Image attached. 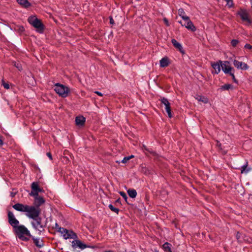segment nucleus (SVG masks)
<instances>
[{
	"label": "nucleus",
	"mask_w": 252,
	"mask_h": 252,
	"mask_svg": "<svg viewBox=\"0 0 252 252\" xmlns=\"http://www.w3.org/2000/svg\"><path fill=\"white\" fill-rule=\"evenodd\" d=\"M7 217L8 222L13 227V232L16 236L22 241L25 242L29 241L32 235L28 229L24 225H19V220L15 218L12 212L8 211Z\"/></svg>",
	"instance_id": "obj_1"
},
{
	"label": "nucleus",
	"mask_w": 252,
	"mask_h": 252,
	"mask_svg": "<svg viewBox=\"0 0 252 252\" xmlns=\"http://www.w3.org/2000/svg\"><path fill=\"white\" fill-rule=\"evenodd\" d=\"M28 22L39 33H43L44 30V25L41 21L35 16H30L28 19Z\"/></svg>",
	"instance_id": "obj_2"
},
{
	"label": "nucleus",
	"mask_w": 252,
	"mask_h": 252,
	"mask_svg": "<svg viewBox=\"0 0 252 252\" xmlns=\"http://www.w3.org/2000/svg\"><path fill=\"white\" fill-rule=\"evenodd\" d=\"M54 91L60 96L63 98L67 97L70 93V89L68 87L59 83L55 84Z\"/></svg>",
	"instance_id": "obj_3"
},
{
	"label": "nucleus",
	"mask_w": 252,
	"mask_h": 252,
	"mask_svg": "<svg viewBox=\"0 0 252 252\" xmlns=\"http://www.w3.org/2000/svg\"><path fill=\"white\" fill-rule=\"evenodd\" d=\"M40 209L34 206H28L26 211V215L30 219H34L37 218L40 214Z\"/></svg>",
	"instance_id": "obj_4"
},
{
	"label": "nucleus",
	"mask_w": 252,
	"mask_h": 252,
	"mask_svg": "<svg viewBox=\"0 0 252 252\" xmlns=\"http://www.w3.org/2000/svg\"><path fill=\"white\" fill-rule=\"evenodd\" d=\"M58 232H60L65 240L78 239L77 234L72 230H68L65 228H59Z\"/></svg>",
	"instance_id": "obj_5"
},
{
	"label": "nucleus",
	"mask_w": 252,
	"mask_h": 252,
	"mask_svg": "<svg viewBox=\"0 0 252 252\" xmlns=\"http://www.w3.org/2000/svg\"><path fill=\"white\" fill-rule=\"evenodd\" d=\"M33 221L31 222L33 228L37 230L40 234L41 232L44 231L45 227L46 226V224H43L42 222V219L38 216L37 218L33 219Z\"/></svg>",
	"instance_id": "obj_6"
},
{
	"label": "nucleus",
	"mask_w": 252,
	"mask_h": 252,
	"mask_svg": "<svg viewBox=\"0 0 252 252\" xmlns=\"http://www.w3.org/2000/svg\"><path fill=\"white\" fill-rule=\"evenodd\" d=\"M243 22H246V25H250L252 23L249 16V13L246 9L241 8L237 13Z\"/></svg>",
	"instance_id": "obj_7"
},
{
	"label": "nucleus",
	"mask_w": 252,
	"mask_h": 252,
	"mask_svg": "<svg viewBox=\"0 0 252 252\" xmlns=\"http://www.w3.org/2000/svg\"><path fill=\"white\" fill-rule=\"evenodd\" d=\"M31 189L32 191L29 195L31 196H38L40 190L39 183L37 182H32L31 184Z\"/></svg>",
	"instance_id": "obj_8"
},
{
	"label": "nucleus",
	"mask_w": 252,
	"mask_h": 252,
	"mask_svg": "<svg viewBox=\"0 0 252 252\" xmlns=\"http://www.w3.org/2000/svg\"><path fill=\"white\" fill-rule=\"evenodd\" d=\"M74 240L72 241L71 242L72 247L74 249H76L77 248L81 250H84L87 248H89L90 247L87 245L83 243L80 240L76 239H74Z\"/></svg>",
	"instance_id": "obj_9"
},
{
	"label": "nucleus",
	"mask_w": 252,
	"mask_h": 252,
	"mask_svg": "<svg viewBox=\"0 0 252 252\" xmlns=\"http://www.w3.org/2000/svg\"><path fill=\"white\" fill-rule=\"evenodd\" d=\"M160 101L161 103L164 105L165 110L168 114V117L169 118H172V115L171 113L170 103L168 100L166 98L163 97L161 98Z\"/></svg>",
	"instance_id": "obj_10"
},
{
	"label": "nucleus",
	"mask_w": 252,
	"mask_h": 252,
	"mask_svg": "<svg viewBox=\"0 0 252 252\" xmlns=\"http://www.w3.org/2000/svg\"><path fill=\"white\" fill-rule=\"evenodd\" d=\"M233 63L234 66L238 69L246 70L249 68V66L247 63L237 60H234Z\"/></svg>",
	"instance_id": "obj_11"
},
{
	"label": "nucleus",
	"mask_w": 252,
	"mask_h": 252,
	"mask_svg": "<svg viewBox=\"0 0 252 252\" xmlns=\"http://www.w3.org/2000/svg\"><path fill=\"white\" fill-rule=\"evenodd\" d=\"M221 67L222 70L226 74H228L232 71H233L234 69L230 65V63L228 61H225L224 63L221 64Z\"/></svg>",
	"instance_id": "obj_12"
},
{
	"label": "nucleus",
	"mask_w": 252,
	"mask_h": 252,
	"mask_svg": "<svg viewBox=\"0 0 252 252\" xmlns=\"http://www.w3.org/2000/svg\"><path fill=\"white\" fill-rule=\"evenodd\" d=\"M34 198V206L39 208L40 206L45 202V200L43 197L39 196V195L36 196H33Z\"/></svg>",
	"instance_id": "obj_13"
},
{
	"label": "nucleus",
	"mask_w": 252,
	"mask_h": 252,
	"mask_svg": "<svg viewBox=\"0 0 252 252\" xmlns=\"http://www.w3.org/2000/svg\"><path fill=\"white\" fill-rule=\"evenodd\" d=\"M184 21L185 23L184 24V25H185V27L187 29L191 31L192 32H194L196 30V27L194 26L192 22L190 21L189 17L188 20H184Z\"/></svg>",
	"instance_id": "obj_14"
},
{
	"label": "nucleus",
	"mask_w": 252,
	"mask_h": 252,
	"mask_svg": "<svg viewBox=\"0 0 252 252\" xmlns=\"http://www.w3.org/2000/svg\"><path fill=\"white\" fill-rule=\"evenodd\" d=\"M28 205H24L21 203H16L12 206V207L17 211L25 212L28 207Z\"/></svg>",
	"instance_id": "obj_15"
},
{
	"label": "nucleus",
	"mask_w": 252,
	"mask_h": 252,
	"mask_svg": "<svg viewBox=\"0 0 252 252\" xmlns=\"http://www.w3.org/2000/svg\"><path fill=\"white\" fill-rule=\"evenodd\" d=\"M222 61H219V62L217 63H211V66L213 68V69L215 70L214 73L215 74H219L220 71V66L221 64H222Z\"/></svg>",
	"instance_id": "obj_16"
},
{
	"label": "nucleus",
	"mask_w": 252,
	"mask_h": 252,
	"mask_svg": "<svg viewBox=\"0 0 252 252\" xmlns=\"http://www.w3.org/2000/svg\"><path fill=\"white\" fill-rule=\"evenodd\" d=\"M31 238L32 239L34 244L37 247L40 248L44 246V242L42 239H40L39 238H35L33 236H32V237H31Z\"/></svg>",
	"instance_id": "obj_17"
},
{
	"label": "nucleus",
	"mask_w": 252,
	"mask_h": 252,
	"mask_svg": "<svg viewBox=\"0 0 252 252\" xmlns=\"http://www.w3.org/2000/svg\"><path fill=\"white\" fill-rule=\"evenodd\" d=\"M171 42L173 46L178 49L181 53H184V50L182 45L178 42L175 39L173 38L171 40Z\"/></svg>",
	"instance_id": "obj_18"
},
{
	"label": "nucleus",
	"mask_w": 252,
	"mask_h": 252,
	"mask_svg": "<svg viewBox=\"0 0 252 252\" xmlns=\"http://www.w3.org/2000/svg\"><path fill=\"white\" fill-rule=\"evenodd\" d=\"M86 119L83 116H77L75 118V124L78 126H83L85 123Z\"/></svg>",
	"instance_id": "obj_19"
},
{
	"label": "nucleus",
	"mask_w": 252,
	"mask_h": 252,
	"mask_svg": "<svg viewBox=\"0 0 252 252\" xmlns=\"http://www.w3.org/2000/svg\"><path fill=\"white\" fill-rule=\"evenodd\" d=\"M17 2L24 8H28L31 6V3L28 0H17Z\"/></svg>",
	"instance_id": "obj_20"
},
{
	"label": "nucleus",
	"mask_w": 252,
	"mask_h": 252,
	"mask_svg": "<svg viewBox=\"0 0 252 252\" xmlns=\"http://www.w3.org/2000/svg\"><path fill=\"white\" fill-rule=\"evenodd\" d=\"M169 64V59L167 57L162 58L160 61V66L162 67H165Z\"/></svg>",
	"instance_id": "obj_21"
},
{
	"label": "nucleus",
	"mask_w": 252,
	"mask_h": 252,
	"mask_svg": "<svg viewBox=\"0 0 252 252\" xmlns=\"http://www.w3.org/2000/svg\"><path fill=\"white\" fill-rule=\"evenodd\" d=\"M196 99H197L198 101H201L206 104L209 102V100L206 96H202L199 94H196L195 96Z\"/></svg>",
	"instance_id": "obj_22"
},
{
	"label": "nucleus",
	"mask_w": 252,
	"mask_h": 252,
	"mask_svg": "<svg viewBox=\"0 0 252 252\" xmlns=\"http://www.w3.org/2000/svg\"><path fill=\"white\" fill-rule=\"evenodd\" d=\"M248 161H246V163L243 166H242L241 167V173H247L251 170V168H248Z\"/></svg>",
	"instance_id": "obj_23"
},
{
	"label": "nucleus",
	"mask_w": 252,
	"mask_h": 252,
	"mask_svg": "<svg viewBox=\"0 0 252 252\" xmlns=\"http://www.w3.org/2000/svg\"><path fill=\"white\" fill-rule=\"evenodd\" d=\"M178 14L184 20L189 19V16L186 15L185 12L183 8H180L178 10Z\"/></svg>",
	"instance_id": "obj_24"
},
{
	"label": "nucleus",
	"mask_w": 252,
	"mask_h": 252,
	"mask_svg": "<svg viewBox=\"0 0 252 252\" xmlns=\"http://www.w3.org/2000/svg\"><path fill=\"white\" fill-rule=\"evenodd\" d=\"M233 89V86L232 85L229 84H224V85L221 86L220 87V90L221 91H223L229 90V89Z\"/></svg>",
	"instance_id": "obj_25"
},
{
	"label": "nucleus",
	"mask_w": 252,
	"mask_h": 252,
	"mask_svg": "<svg viewBox=\"0 0 252 252\" xmlns=\"http://www.w3.org/2000/svg\"><path fill=\"white\" fill-rule=\"evenodd\" d=\"M127 192L128 195L131 198H134L137 195V192L136 190L134 189H129L128 190H127Z\"/></svg>",
	"instance_id": "obj_26"
},
{
	"label": "nucleus",
	"mask_w": 252,
	"mask_h": 252,
	"mask_svg": "<svg viewBox=\"0 0 252 252\" xmlns=\"http://www.w3.org/2000/svg\"><path fill=\"white\" fill-rule=\"evenodd\" d=\"M109 208L113 212L116 213L117 214H119L120 210L119 208L115 207L112 204H110L108 206Z\"/></svg>",
	"instance_id": "obj_27"
},
{
	"label": "nucleus",
	"mask_w": 252,
	"mask_h": 252,
	"mask_svg": "<svg viewBox=\"0 0 252 252\" xmlns=\"http://www.w3.org/2000/svg\"><path fill=\"white\" fill-rule=\"evenodd\" d=\"M169 245H170V244L167 242L165 243L163 245V247L164 249L167 252H171V249L170 247H169Z\"/></svg>",
	"instance_id": "obj_28"
},
{
	"label": "nucleus",
	"mask_w": 252,
	"mask_h": 252,
	"mask_svg": "<svg viewBox=\"0 0 252 252\" xmlns=\"http://www.w3.org/2000/svg\"><path fill=\"white\" fill-rule=\"evenodd\" d=\"M234 72L235 69H234V70H233V71H231L230 73H229L228 74H229L230 76L232 77V80L234 83H235L236 84H238V81L235 78Z\"/></svg>",
	"instance_id": "obj_29"
},
{
	"label": "nucleus",
	"mask_w": 252,
	"mask_h": 252,
	"mask_svg": "<svg viewBox=\"0 0 252 252\" xmlns=\"http://www.w3.org/2000/svg\"><path fill=\"white\" fill-rule=\"evenodd\" d=\"M1 85L3 86V87L5 89H9V85L8 83H6L4 79H2L1 80Z\"/></svg>",
	"instance_id": "obj_30"
},
{
	"label": "nucleus",
	"mask_w": 252,
	"mask_h": 252,
	"mask_svg": "<svg viewBox=\"0 0 252 252\" xmlns=\"http://www.w3.org/2000/svg\"><path fill=\"white\" fill-rule=\"evenodd\" d=\"M16 30L20 33H22L24 31L25 29L22 26H18L17 27Z\"/></svg>",
	"instance_id": "obj_31"
},
{
	"label": "nucleus",
	"mask_w": 252,
	"mask_h": 252,
	"mask_svg": "<svg viewBox=\"0 0 252 252\" xmlns=\"http://www.w3.org/2000/svg\"><path fill=\"white\" fill-rule=\"evenodd\" d=\"M239 42V41L237 39H232L231 41V44L233 47H235L237 45Z\"/></svg>",
	"instance_id": "obj_32"
},
{
	"label": "nucleus",
	"mask_w": 252,
	"mask_h": 252,
	"mask_svg": "<svg viewBox=\"0 0 252 252\" xmlns=\"http://www.w3.org/2000/svg\"><path fill=\"white\" fill-rule=\"evenodd\" d=\"M119 193L123 197V198L125 199V200L126 202H127L128 197H127L126 193L124 191H120Z\"/></svg>",
	"instance_id": "obj_33"
},
{
	"label": "nucleus",
	"mask_w": 252,
	"mask_h": 252,
	"mask_svg": "<svg viewBox=\"0 0 252 252\" xmlns=\"http://www.w3.org/2000/svg\"><path fill=\"white\" fill-rule=\"evenodd\" d=\"M241 235H242V234L241 233H240L239 232H237L236 236V238L238 240V241H241Z\"/></svg>",
	"instance_id": "obj_34"
},
{
	"label": "nucleus",
	"mask_w": 252,
	"mask_h": 252,
	"mask_svg": "<svg viewBox=\"0 0 252 252\" xmlns=\"http://www.w3.org/2000/svg\"><path fill=\"white\" fill-rule=\"evenodd\" d=\"M128 160H129V159L127 157H126L122 160V162L123 163H126L127 162Z\"/></svg>",
	"instance_id": "obj_35"
},
{
	"label": "nucleus",
	"mask_w": 252,
	"mask_h": 252,
	"mask_svg": "<svg viewBox=\"0 0 252 252\" xmlns=\"http://www.w3.org/2000/svg\"><path fill=\"white\" fill-rule=\"evenodd\" d=\"M244 47L246 49H252V46L250 44H245Z\"/></svg>",
	"instance_id": "obj_36"
},
{
	"label": "nucleus",
	"mask_w": 252,
	"mask_h": 252,
	"mask_svg": "<svg viewBox=\"0 0 252 252\" xmlns=\"http://www.w3.org/2000/svg\"><path fill=\"white\" fill-rule=\"evenodd\" d=\"M163 21H164V23L166 24V25L167 26H169V23L168 21L167 18H164L163 19Z\"/></svg>",
	"instance_id": "obj_37"
},
{
	"label": "nucleus",
	"mask_w": 252,
	"mask_h": 252,
	"mask_svg": "<svg viewBox=\"0 0 252 252\" xmlns=\"http://www.w3.org/2000/svg\"><path fill=\"white\" fill-rule=\"evenodd\" d=\"M14 65L19 70H22V67L19 63H17V64H15Z\"/></svg>",
	"instance_id": "obj_38"
},
{
	"label": "nucleus",
	"mask_w": 252,
	"mask_h": 252,
	"mask_svg": "<svg viewBox=\"0 0 252 252\" xmlns=\"http://www.w3.org/2000/svg\"><path fill=\"white\" fill-rule=\"evenodd\" d=\"M59 228H62V227H60L57 223H56L55 224V229L57 230V231L58 232Z\"/></svg>",
	"instance_id": "obj_39"
},
{
	"label": "nucleus",
	"mask_w": 252,
	"mask_h": 252,
	"mask_svg": "<svg viewBox=\"0 0 252 252\" xmlns=\"http://www.w3.org/2000/svg\"><path fill=\"white\" fill-rule=\"evenodd\" d=\"M47 156L49 157V158H50V160L52 159V154L51 153H50V152L47 153Z\"/></svg>",
	"instance_id": "obj_40"
},
{
	"label": "nucleus",
	"mask_w": 252,
	"mask_h": 252,
	"mask_svg": "<svg viewBox=\"0 0 252 252\" xmlns=\"http://www.w3.org/2000/svg\"><path fill=\"white\" fill-rule=\"evenodd\" d=\"M3 144V137L1 136H0V145H2Z\"/></svg>",
	"instance_id": "obj_41"
},
{
	"label": "nucleus",
	"mask_w": 252,
	"mask_h": 252,
	"mask_svg": "<svg viewBox=\"0 0 252 252\" xmlns=\"http://www.w3.org/2000/svg\"><path fill=\"white\" fill-rule=\"evenodd\" d=\"M110 24L113 25L115 23L114 20L112 18V17H110Z\"/></svg>",
	"instance_id": "obj_42"
},
{
	"label": "nucleus",
	"mask_w": 252,
	"mask_h": 252,
	"mask_svg": "<svg viewBox=\"0 0 252 252\" xmlns=\"http://www.w3.org/2000/svg\"><path fill=\"white\" fill-rule=\"evenodd\" d=\"M94 93L99 96H103V94L100 92L95 91Z\"/></svg>",
	"instance_id": "obj_43"
},
{
	"label": "nucleus",
	"mask_w": 252,
	"mask_h": 252,
	"mask_svg": "<svg viewBox=\"0 0 252 252\" xmlns=\"http://www.w3.org/2000/svg\"><path fill=\"white\" fill-rule=\"evenodd\" d=\"M217 146L219 147L220 149H221V143L219 141H217Z\"/></svg>",
	"instance_id": "obj_44"
},
{
	"label": "nucleus",
	"mask_w": 252,
	"mask_h": 252,
	"mask_svg": "<svg viewBox=\"0 0 252 252\" xmlns=\"http://www.w3.org/2000/svg\"><path fill=\"white\" fill-rule=\"evenodd\" d=\"M127 158H128V159H129H129H131V158H134V156H133V155H131V156H128V157H127Z\"/></svg>",
	"instance_id": "obj_45"
},
{
	"label": "nucleus",
	"mask_w": 252,
	"mask_h": 252,
	"mask_svg": "<svg viewBox=\"0 0 252 252\" xmlns=\"http://www.w3.org/2000/svg\"><path fill=\"white\" fill-rule=\"evenodd\" d=\"M116 202L120 203L121 202V199L120 198H118L116 200Z\"/></svg>",
	"instance_id": "obj_46"
},
{
	"label": "nucleus",
	"mask_w": 252,
	"mask_h": 252,
	"mask_svg": "<svg viewBox=\"0 0 252 252\" xmlns=\"http://www.w3.org/2000/svg\"><path fill=\"white\" fill-rule=\"evenodd\" d=\"M179 23H180V24H181L183 27L185 26V25H184V23H183L182 21H179Z\"/></svg>",
	"instance_id": "obj_47"
},
{
	"label": "nucleus",
	"mask_w": 252,
	"mask_h": 252,
	"mask_svg": "<svg viewBox=\"0 0 252 252\" xmlns=\"http://www.w3.org/2000/svg\"><path fill=\"white\" fill-rule=\"evenodd\" d=\"M44 192V191L43 189H42V188H41L40 187V190H39V192Z\"/></svg>",
	"instance_id": "obj_48"
},
{
	"label": "nucleus",
	"mask_w": 252,
	"mask_h": 252,
	"mask_svg": "<svg viewBox=\"0 0 252 252\" xmlns=\"http://www.w3.org/2000/svg\"><path fill=\"white\" fill-rule=\"evenodd\" d=\"M156 252H158V251Z\"/></svg>",
	"instance_id": "obj_49"
}]
</instances>
